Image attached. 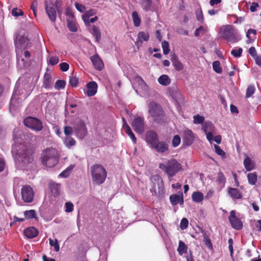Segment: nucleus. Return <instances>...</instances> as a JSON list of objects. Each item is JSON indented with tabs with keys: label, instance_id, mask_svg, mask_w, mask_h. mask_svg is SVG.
I'll use <instances>...</instances> for the list:
<instances>
[{
	"label": "nucleus",
	"instance_id": "obj_1",
	"mask_svg": "<svg viewBox=\"0 0 261 261\" xmlns=\"http://www.w3.org/2000/svg\"><path fill=\"white\" fill-rule=\"evenodd\" d=\"M148 118H151L157 124H163L167 121V117L161 106L154 101L148 105Z\"/></svg>",
	"mask_w": 261,
	"mask_h": 261
},
{
	"label": "nucleus",
	"instance_id": "obj_2",
	"mask_svg": "<svg viewBox=\"0 0 261 261\" xmlns=\"http://www.w3.org/2000/svg\"><path fill=\"white\" fill-rule=\"evenodd\" d=\"M42 164L47 167H53L59 161L58 151L54 148H47L43 151L41 155Z\"/></svg>",
	"mask_w": 261,
	"mask_h": 261
},
{
	"label": "nucleus",
	"instance_id": "obj_3",
	"mask_svg": "<svg viewBox=\"0 0 261 261\" xmlns=\"http://www.w3.org/2000/svg\"><path fill=\"white\" fill-rule=\"evenodd\" d=\"M150 180L151 181L150 192L156 195L159 198H162L165 194V189L162 178L157 174L152 175Z\"/></svg>",
	"mask_w": 261,
	"mask_h": 261
},
{
	"label": "nucleus",
	"instance_id": "obj_4",
	"mask_svg": "<svg viewBox=\"0 0 261 261\" xmlns=\"http://www.w3.org/2000/svg\"><path fill=\"white\" fill-rule=\"evenodd\" d=\"M90 172L94 184L100 185L105 181L107 173L102 165L95 164L92 166L90 168Z\"/></svg>",
	"mask_w": 261,
	"mask_h": 261
},
{
	"label": "nucleus",
	"instance_id": "obj_5",
	"mask_svg": "<svg viewBox=\"0 0 261 261\" xmlns=\"http://www.w3.org/2000/svg\"><path fill=\"white\" fill-rule=\"evenodd\" d=\"M159 168L164 170L169 177H172L181 169V166L176 160L171 159L166 164H160Z\"/></svg>",
	"mask_w": 261,
	"mask_h": 261
},
{
	"label": "nucleus",
	"instance_id": "obj_6",
	"mask_svg": "<svg viewBox=\"0 0 261 261\" xmlns=\"http://www.w3.org/2000/svg\"><path fill=\"white\" fill-rule=\"evenodd\" d=\"M220 34L221 37L230 42H236L239 40L236 36L234 29L230 25L223 26L220 29Z\"/></svg>",
	"mask_w": 261,
	"mask_h": 261
},
{
	"label": "nucleus",
	"instance_id": "obj_7",
	"mask_svg": "<svg viewBox=\"0 0 261 261\" xmlns=\"http://www.w3.org/2000/svg\"><path fill=\"white\" fill-rule=\"evenodd\" d=\"M33 151L23 146L18 151V160L24 165L31 163L33 160Z\"/></svg>",
	"mask_w": 261,
	"mask_h": 261
},
{
	"label": "nucleus",
	"instance_id": "obj_8",
	"mask_svg": "<svg viewBox=\"0 0 261 261\" xmlns=\"http://www.w3.org/2000/svg\"><path fill=\"white\" fill-rule=\"evenodd\" d=\"M76 136L80 139H83L87 134V130L83 121L77 119L73 126Z\"/></svg>",
	"mask_w": 261,
	"mask_h": 261
},
{
	"label": "nucleus",
	"instance_id": "obj_9",
	"mask_svg": "<svg viewBox=\"0 0 261 261\" xmlns=\"http://www.w3.org/2000/svg\"><path fill=\"white\" fill-rule=\"evenodd\" d=\"M24 124L26 126L36 131H40L43 128L41 121L35 117H27L24 120Z\"/></svg>",
	"mask_w": 261,
	"mask_h": 261
},
{
	"label": "nucleus",
	"instance_id": "obj_10",
	"mask_svg": "<svg viewBox=\"0 0 261 261\" xmlns=\"http://www.w3.org/2000/svg\"><path fill=\"white\" fill-rule=\"evenodd\" d=\"M22 199L24 202H31L34 198V192L31 186L25 185L23 186L21 190Z\"/></svg>",
	"mask_w": 261,
	"mask_h": 261
},
{
	"label": "nucleus",
	"instance_id": "obj_11",
	"mask_svg": "<svg viewBox=\"0 0 261 261\" xmlns=\"http://www.w3.org/2000/svg\"><path fill=\"white\" fill-rule=\"evenodd\" d=\"M131 125L138 134H142L145 129V121L143 117H137L132 121Z\"/></svg>",
	"mask_w": 261,
	"mask_h": 261
},
{
	"label": "nucleus",
	"instance_id": "obj_12",
	"mask_svg": "<svg viewBox=\"0 0 261 261\" xmlns=\"http://www.w3.org/2000/svg\"><path fill=\"white\" fill-rule=\"evenodd\" d=\"M45 11L49 20L52 22H55L57 17V9L56 7H54V3L53 2H48L46 1L45 2Z\"/></svg>",
	"mask_w": 261,
	"mask_h": 261
},
{
	"label": "nucleus",
	"instance_id": "obj_13",
	"mask_svg": "<svg viewBox=\"0 0 261 261\" xmlns=\"http://www.w3.org/2000/svg\"><path fill=\"white\" fill-rule=\"evenodd\" d=\"M228 219L232 227L236 230H240L243 227V223L235 215V211L232 210L230 212Z\"/></svg>",
	"mask_w": 261,
	"mask_h": 261
},
{
	"label": "nucleus",
	"instance_id": "obj_14",
	"mask_svg": "<svg viewBox=\"0 0 261 261\" xmlns=\"http://www.w3.org/2000/svg\"><path fill=\"white\" fill-rule=\"evenodd\" d=\"M97 89V85L95 82H91L86 85V90H84L85 94L89 97L94 95Z\"/></svg>",
	"mask_w": 261,
	"mask_h": 261
},
{
	"label": "nucleus",
	"instance_id": "obj_15",
	"mask_svg": "<svg viewBox=\"0 0 261 261\" xmlns=\"http://www.w3.org/2000/svg\"><path fill=\"white\" fill-rule=\"evenodd\" d=\"M158 135L153 130H148L146 133V141L152 146L157 142Z\"/></svg>",
	"mask_w": 261,
	"mask_h": 261
},
{
	"label": "nucleus",
	"instance_id": "obj_16",
	"mask_svg": "<svg viewBox=\"0 0 261 261\" xmlns=\"http://www.w3.org/2000/svg\"><path fill=\"white\" fill-rule=\"evenodd\" d=\"M152 147L159 152H165L168 149L167 143L164 141L156 142Z\"/></svg>",
	"mask_w": 261,
	"mask_h": 261
},
{
	"label": "nucleus",
	"instance_id": "obj_17",
	"mask_svg": "<svg viewBox=\"0 0 261 261\" xmlns=\"http://www.w3.org/2000/svg\"><path fill=\"white\" fill-rule=\"evenodd\" d=\"M90 59L95 69L98 70H101L102 69L103 64L102 60L100 59L98 56H93L91 57Z\"/></svg>",
	"mask_w": 261,
	"mask_h": 261
},
{
	"label": "nucleus",
	"instance_id": "obj_18",
	"mask_svg": "<svg viewBox=\"0 0 261 261\" xmlns=\"http://www.w3.org/2000/svg\"><path fill=\"white\" fill-rule=\"evenodd\" d=\"M184 137L188 145L191 144L194 139V134L190 129H186L184 130Z\"/></svg>",
	"mask_w": 261,
	"mask_h": 261
},
{
	"label": "nucleus",
	"instance_id": "obj_19",
	"mask_svg": "<svg viewBox=\"0 0 261 261\" xmlns=\"http://www.w3.org/2000/svg\"><path fill=\"white\" fill-rule=\"evenodd\" d=\"M67 27L69 30L71 32H75L77 31V27L73 15L69 16V18H67Z\"/></svg>",
	"mask_w": 261,
	"mask_h": 261
},
{
	"label": "nucleus",
	"instance_id": "obj_20",
	"mask_svg": "<svg viewBox=\"0 0 261 261\" xmlns=\"http://www.w3.org/2000/svg\"><path fill=\"white\" fill-rule=\"evenodd\" d=\"M24 234L28 238H34L38 235V231L35 228L30 227L24 230Z\"/></svg>",
	"mask_w": 261,
	"mask_h": 261
},
{
	"label": "nucleus",
	"instance_id": "obj_21",
	"mask_svg": "<svg viewBox=\"0 0 261 261\" xmlns=\"http://www.w3.org/2000/svg\"><path fill=\"white\" fill-rule=\"evenodd\" d=\"M170 200L172 204L176 205L177 203L182 204L184 203L182 195H171L170 196Z\"/></svg>",
	"mask_w": 261,
	"mask_h": 261
},
{
	"label": "nucleus",
	"instance_id": "obj_22",
	"mask_svg": "<svg viewBox=\"0 0 261 261\" xmlns=\"http://www.w3.org/2000/svg\"><path fill=\"white\" fill-rule=\"evenodd\" d=\"M188 246L182 241L180 240L178 242V246L177 251L180 255H182L184 253H187L188 251Z\"/></svg>",
	"mask_w": 261,
	"mask_h": 261
},
{
	"label": "nucleus",
	"instance_id": "obj_23",
	"mask_svg": "<svg viewBox=\"0 0 261 261\" xmlns=\"http://www.w3.org/2000/svg\"><path fill=\"white\" fill-rule=\"evenodd\" d=\"M228 193L233 199H237L241 198L242 197V195L239 191L236 188H229L228 190Z\"/></svg>",
	"mask_w": 261,
	"mask_h": 261
},
{
	"label": "nucleus",
	"instance_id": "obj_24",
	"mask_svg": "<svg viewBox=\"0 0 261 261\" xmlns=\"http://www.w3.org/2000/svg\"><path fill=\"white\" fill-rule=\"evenodd\" d=\"M49 187L51 191L52 194L54 196H57L59 195L60 193L61 185L57 183H51L49 185Z\"/></svg>",
	"mask_w": 261,
	"mask_h": 261
},
{
	"label": "nucleus",
	"instance_id": "obj_25",
	"mask_svg": "<svg viewBox=\"0 0 261 261\" xmlns=\"http://www.w3.org/2000/svg\"><path fill=\"white\" fill-rule=\"evenodd\" d=\"M158 81L161 85L165 86L169 85L171 82L170 78L166 74H163L160 76L159 77Z\"/></svg>",
	"mask_w": 261,
	"mask_h": 261
},
{
	"label": "nucleus",
	"instance_id": "obj_26",
	"mask_svg": "<svg viewBox=\"0 0 261 261\" xmlns=\"http://www.w3.org/2000/svg\"><path fill=\"white\" fill-rule=\"evenodd\" d=\"M124 129L125 133L130 138L134 144H136L137 142V139L133 133L130 126L126 123H125Z\"/></svg>",
	"mask_w": 261,
	"mask_h": 261
},
{
	"label": "nucleus",
	"instance_id": "obj_27",
	"mask_svg": "<svg viewBox=\"0 0 261 261\" xmlns=\"http://www.w3.org/2000/svg\"><path fill=\"white\" fill-rule=\"evenodd\" d=\"M140 5L144 10L148 11L152 7V2L151 0H141Z\"/></svg>",
	"mask_w": 261,
	"mask_h": 261
},
{
	"label": "nucleus",
	"instance_id": "obj_28",
	"mask_svg": "<svg viewBox=\"0 0 261 261\" xmlns=\"http://www.w3.org/2000/svg\"><path fill=\"white\" fill-rule=\"evenodd\" d=\"M192 198L194 202L199 203L203 200V195L200 192H194L192 195Z\"/></svg>",
	"mask_w": 261,
	"mask_h": 261
},
{
	"label": "nucleus",
	"instance_id": "obj_29",
	"mask_svg": "<svg viewBox=\"0 0 261 261\" xmlns=\"http://www.w3.org/2000/svg\"><path fill=\"white\" fill-rule=\"evenodd\" d=\"M215 127L211 122H205L202 126V129L204 133L208 132H214Z\"/></svg>",
	"mask_w": 261,
	"mask_h": 261
},
{
	"label": "nucleus",
	"instance_id": "obj_30",
	"mask_svg": "<svg viewBox=\"0 0 261 261\" xmlns=\"http://www.w3.org/2000/svg\"><path fill=\"white\" fill-rule=\"evenodd\" d=\"M173 65L177 70H181L183 69L182 64L178 61L175 56H173L171 59Z\"/></svg>",
	"mask_w": 261,
	"mask_h": 261
},
{
	"label": "nucleus",
	"instance_id": "obj_31",
	"mask_svg": "<svg viewBox=\"0 0 261 261\" xmlns=\"http://www.w3.org/2000/svg\"><path fill=\"white\" fill-rule=\"evenodd\" d=\"M248 182L251 185H254L257 181V176L256 173H250L247 175Z\"/></svg>",
	"mask_w": 261,
	"mask_h": 261
},
{
	"label": "nucleus",
	"instance_id": "obj_32",
	"mask_svg": "<svg viewBox=\"0 0 261 261\" xmlns=\"http://www.w3.org/2000/svg\"><path fill=\"white\" fill-rule=\"evenodd\" d=\"M244 164L245 169L247 171H251L254 168V165L249 157L246 158L244 160Z\"/></svg>",
	"mask_w": 261,
	"mask_h": 261
},
{
	"label": "nucleus",
	"instance_id": "obj_33",
	"mask_svg": "<svg viewBox=\"0 0 261 261\" xmlns=\"http://www.w3.org/2000/svg\"><path fill=\"white\" fill-rule=\"evenodd\" d=\"M226 181L225 177L222 172H220L218 174L217 178V181L218 184L221 186L223 187L224 186Z\"/></svg>",
	"mask_w": 261,
	"mask_h": 261
},
{
	"label": "nucleus",
	"instance_id": "obj_34",
	"mask_svg": "<svg viewBox=\"0 0 261 261\" xmlns=\"http://www.w3.org/2000/svg\"><path fill=\"white\" fill-rule=\"evenodd\" d=\"M255 88L254 86L250 85H249L246 90V97L249 98L251 97L255 92Z\"/></svg>",
	"mask_w": 261,
	"mask_h": 261
},
{
	"label": "nucleus",
	"instance_id": "obj_35",
	"mask_svg": "<svg viewBox=\"0 0 261 261\" xmlns=\"http://www.w3.org/2000/svg\"><path fill=\"white\" fill-rule=\"evenodd\" d=\"M64 143L67 147H69L74 146L76 142L72 137L67 136L65 139Z\"/></svg>",
	"mask_w": 261,
	"mask_h": 261
},
{
	"label": "nucleus",
	"instance_id": "obj_36",
	"mask_svg": "<svg viewBox=\"0 0 261 261\" xmlns=\"http://www.w3.org/2000/svg\"><path fill=\"white\" fill-rule=\"evenodd\" d=\"M132 17L133 19L134 25L136 27H139L140 25L141 21L138 16V14L136 11H134L132 13Z\"/></svg>",
	"mask_w": 261,
	"mask_h": 261
},
{
	"label": "nucleus",
	"instance_id": "obj_37",
	"mask_svg": "<svg viewBox=\"0 0 261 261\" xmlns=\"http://www.w3.org/2000/svg\"><path fill=\"white\" fill-rule=\"evenodd\" d=\"M92 34L96 38V41H98L101 37V34L99 29L96 26L94 25L92 28Z\"/></svg>",
	"mask_w": 261,
	"mask_h": 261
},
{
	"label": "nucleus",
	"instance_id": "obj_38",
	"mask_svg": "<svg viewBox=\"0 0 261 261\" xmlns=\"http://www.w3.org/2000/svg\"><path fill=\"white\" fill-rule=\"evenodd\" d=\"M204 121V117L197 114L193 116V122L194 124H202Z\"/></svg>",
	"mask_w": 261,
	"mask_h": 261
},
{
	"label": "nucleus",
	"instance_id": "obj_39",
	"mask_svg": "<svg viewBox=\"0 0 261 261\" xmlns=\"http://www.w3.org/2000/svg\"><path fill=\"white\" fill-rule=\"evenodd\" d=\"M24 215L26 219L36 218V212L34 210L25 211L24 212Z\"/></svg>",
	"mask_w": 261,
	"mask_h": 261
},
{
	"label": "nucleus",
	"instance_id": "obj_40",
	"mask_svg": "<svg viewBox=\"0 0 261 261\" xmlns=\"http://www.w3.org/2000/svg\"><path fill=\"white\" fill-rule=\"evenodd\" d=\"M213 67L214 70L218 73H220L222 72V68L220 66V63L218 61H214L213 63Z\"/></svg>",
	"mask_w": 261,
	"mask_h": 261
},
{
	"label": "nucleus",
	"instance_id": "obj_41",
	"mask_svg": "<svg viewBox=\"0 0 261 261\" xmlns=\"http://www.w3.org/2000/svg\"><path fill=\"white\" fill-rule=\"evenodd\" d=\"M49 245L51 246H53V247H54L55 250L56 252H58L59 251V250H60V246H59V244H58V240L57 239H55V240L54 241L51 238H50L49 239Z\"/></svg>",
	"mask_w": 261,
	"mask_h": 261
},
{
	"label": "nucleus",
	"instance_id": "obj_42",
	"mask_svg": "<svg viewBox=\"0 0 261 261\" xmlns=\"http://www.w3.org/2000/svg\"><path fill=\"white\" fill-rule=\"evenodd\" d=\"M72 168L73 167H68L59 174V176L64 178L67 177L70 175Z\"/></svg>",
	"mask_w": 261,
	"mask_h": 261
},
{
	"label": "nucleus",
	"instance_id": "obj_43",
	"mask_svg": "<svg viewBox=\"0 0 261 261\" xmlns=\"http://www.w3.org/2000/svg\"><path fill=\"white\" fill-rule=\"evenodd\" d=\"M138 38H139L145 41H147L149 38V35L146 32H140L138 34Z\"/></svg>",
	"mask_w": 261,
	"mask_h": 261
},
{
	"label": "nucleus",
	"instance_id": "obj_44",
	"mask_svg": "<svg viewBox=\"0 0 261 261\" xmlns=\"http://www.w3.org/2000/svg\"><path fill=\"white\" fill-rule=\"evenodd\" d=\"M162 47L163 50V53L165 55H167L170 51L169 48V43L166 41H164L162 42Z\"/></svg>",
	"mask_w": 261,
	"mask_h": 261
},
{
	"label": "nucleus",
	"instance_id": "obj_45",
	"mask_svg": "<svg viewBox=\"0 0 261 261\" xmlns=\"http://www.w3.org/2000/svg\"><path fill=\"white\" fill-rule=\"evenodd\" d=\"M43 80H44V85L45 87H46V88L48 87L50 85V82L51 81L50 75L48 73H45L44 76Z\"/></svg>",
	"mask_w": 261,
	"mask_h": 261
},
{
	"label": "nucleus",
	"instance_id": "obj_46",
	"mask_svg": "<svg viewBox=\"0 0 261 261\" xmlns=\"http://www.w3.org/2000/svg\"><path fill=\"white\" fill-rule=\"evenodd\" d=\"M66 83L63 80H57L55 83V87L56 89H60L64 88Z\"/></svg>",
	"mask_w": 261,
	"mask_h": 261
},
{
	"label": "nucleus",
	"instance_id": "obj_47",
	"mask_svg": "<svg viewBox=\"0 0 261 261\" xmlns=\"http://www.w3.org/2000/svg\"><path fill=\"white\" fill-rule=\"evenodd\" d=\"M196 15L197 19L198 21L202 23L204 20L203 15L201 9H198L196 11Z\"/></svg>",
	"mask_w": 261,
	"mask_h": 261
},
{
	"label": "nucleus",
	"instance_id": "obj_48",
	"mask_svg": "<svg viewBox=\"0 0 261 261\" xmlns=\"http://www.w3.org/2000/svg\"><path fill=\"white\" fill-rule=\"evenodd\" d=\"M243 52V49L242 48L240 47L238 49H233L231 51V54L234 56V57H241Z\"/></svg>",
	"mask_w": 261,
	"mask_h": 261
},
{
	"label": "nucleus",
	"instance_id": "obj_49",
	"mask_svg": "<svg viewBox=\"0 0 261 261\" xmlns=\"http://www.w3.org/2000/svg\"><path fill=\"white\" fill-rule=\"evenodd\" d=\"M12 15L15 17H18L23 15V12L21 10L18 9L17 8H14L12 9L11 12Z\"/></svg>",
	"mask_w": 261,
	"mask_h": 261
},
{
	"label": "nucleus",
	"instance_id": "obj_50",
	"mask_svg": "<svg viewBox=\"0 0 261 261\" xmlns=\"http://www.w3.org/2000/svg\"><path fill=\"white\" fill-rule=\"evenodd\" d=\"M189 222L187 218H182L180 224V227L182 230L186 229L188 226Z\"/></svg>",
	"mask_w": 261,
	"mask_h": 261
},
{
	"label": "nucleus",
	"instance_id": "obj_51",
	"mask_svg": "<svg viewBox=\"0 0 261 261\" xmlns=\"http://www.w3.org/2000/svg\"><path fill=\"white\" fill-rule=\"evenodd\" d=\"M65 210L67 213H70L73 210V204L70 202H66L65 204Z\"/></svg>",
	"mask_w": 261,
	"mask_h": 261
},
{
	"label": "nucleus",
	"instance_id": "obj_52",
	"mask_svg": "<svg viewBox=\"0 0 261 261\" xmlns=\"http://www.w3.org/2000/svg\"><path fill=\"white\" fill-rule=\"evenodd\" d=\"M172 143L173 146H177L180 143V138L179 136L178 135L175 136L173 138Z\"/></svg>",
	"mask_w": 261,
	"mask_h": 261
},
{
	"label": "nucleus",
	"instance_id": "obj_53",
	"mask_svg": "<svg viewBox=\"0 0 261 261\" xmlns=\"http://www.w3.org/2000/svg\"><path fill=\"white\" fill-rule=\"evenodd\" d=\"M79 83V79L73 76L70 77L69 80V83L72 87H76Z\"/></svg>",
	"mask_w": 261,
	"mask_h": 261
},
{
	"label": "nucleus",
	"instance_id": "obj_54",
	"mask_svg": "<svg viewBox=\"0 0 261 261\" xmlns=\"http://www.w3.org/2000/svg\"><path fill=\"white\" fill-rule=\"evenodd\" d=\"M59 61V59L57 56H52L49 58L48 62L51 65H55L57 64Z\"/></svg>",
	"mask_w": 261,
	"mask_h": 261
},
{
	"label": "nucleus",
	"instance_id": "obj_55",
	"mask_svg": "<svg viewBox=\"0 0 261 261\" xmlns=\"http://www.w3.org/2000/svg\"><path fill=\"white\" fill-rule=\"evenodd\" d=\"M60 69L62 71H66L69 69V65L66 62H63L59 64Z\"/></svg>",
	"mask_w": 261,
	"mask_h": 261
},
{
	"label": "nucleus",
	"instance_id": "obj_56",
	"mask_svg": "<svg viewBox=\"0 0 261 261\" xmlns=\"http://www.w3.org/2000/svg\"><path fill=\"white\" fill-rule=\"evenodd\" d=\"M204 32V29L202 26H201L195 30L194 35L196 37H198L200 35V34L203 33Z\"/></svg>",
	"mask_w": 261,
	"mask_h": 261
},
{
	"label": "nucleus",
	"instance_id": "obj_57",
	"mask_svg": "<svg viewBox=\"0 0 261 261\" xmlns=\"http://www.w3.org/2000/svg\"><path fill=\"white\" fill-rule=\"evenodd\" d=\"M216 152L220 155L224 156L225 152L220 148V147L216 145L214 146Z\"/></svg>",
	"mask_w": 261,
	"mask_h": 261
},
{
	"label": "nucleus",
	"instance_id": "obj_58",
	"mask_svg": "<svg viewBox=\"0 0 261 261\" xmlns=\"http://www.w3.org/2000/svg\"><path fill=\"white\" fill-rule=\"evenodd\" d=\"M176 32L178 34L181 35L188 36L189 34L188 31L182 28H178L176 30Z\"/></svg>",
	"mask_w": 261,
	"mask_h": 261
},
{
	"label": "nucleus",
	"instance_id": "obj_59",
	"mask_svg": "<svg viewBox=\"0 0 261 261\" xmlns=\"http://www.w3.org/2000/svg\"><path fill=\"white\" fill-rule=\"evenodd\" d=\"M73 132V128L70 126L64 127V134L66 136H70Z\"/></svg>",
	"mask_w": 261,
	"mask_h": 261
},
{
	"label": "nucleus",
	"instance_id": "obj_60",
	"mask_svg": "<svg viewBox=\"0 0 261 261\" xmlns=\"http://www.w3.org/2000/svg\"><path fill=\"white\" fill-rule=\"evenodd\" d=\"M204 241L205 245L209 248H212V244L211 241L206 237H204Z\"/></svg>",
	"mask_w": 261,
	"mask_h": 261
},
{
	"label": "nucleus",
	"instance_id": "obj_61",
	"mask_svg": "<svg viewBox=\"0 0 261 261\" xmlns=\"http://www.w3.org/2000/svg\"><path fill=\"white\" fill-rule=\"evenodd\" d=\"M75 6L76 9L81 12H83L86 9L84 5L77 3L75 4Z\"/></svg>",
	"mask_w": 261,
	"mask_h": 261
},
{
	"label": "nucleus",
	"instance_id": "obj_62",
	"mask_svg": "<svg viewBox=\"0 0 261 261\" xmlns=\"http://www.w3.org/2000/svg\"><path fill=\"white\" fill-rule=\"evenodd\" d=\"M249 54L252 56L253 57V58H256L257 56V54H256V49L255 48V47H251L249 49Z\"/></svg>",
	"mask_w": 261,
	"mask_h": 261
},
{
	"label": "nucleus",
	"instance_id": "obj_63",
	"mask_svg": "<svg viewBox=\"0 0 261 261\" xmlns=\"http://www.w3.org/2000/svg\"><path fill=\"white\" fill-rule=\"evenodd\" d=\"M82 18L85 24L86 25H90V22L89 20V17L86 13L83 15Z\"/></svg>",
	"mask_w": 261,
	"mask_h": 261
},
{
	"label": "nucleus",
	"instance_id": "obj_64",
	"mask_svg": "<svg viewBox=\"0 0 261 261\" xmlns=\"http://www.w3.org/2000/svg\"><path fill=\"white\" fill-rule=\"evenodd\" d=\"M258 4L256 3H253L250 6V10L251 12H253L256 11V8L258 7Z\"/></svg>",
	"mask_w": 261,
	"mask_h": 261
}]
</instances>
